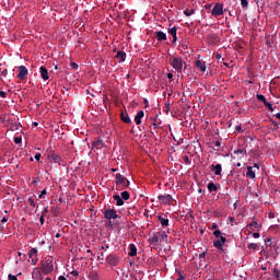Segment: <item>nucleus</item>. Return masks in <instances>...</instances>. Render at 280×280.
I'll use <instances>...</instances> for the list:
<instances>
[{
	"label": "nucleus",
	"instance_id": "obj_1",
	"mask_svg": "<svg viewBox=\"0 0 280 280\" xmlns=\"http://www.w3.org/2000/svg\"><path fill=\"white\" fill-rule=\"evenodd\" d=\"M116 190L121 191L129 187L130 183L121 173L115 175Z\"/></svg>",
	"mask_w": 280,
	"mask_h": 280
},
{
	"label": "nucleus",
	"instance_id": "obj_2",
	"mask_svg": "<svg viewBox=\"0 0 280 280\" xmlns=\"http://www.w3.org/2000/svg\"><path fill=\"white\" fill-rule=\"evenodd\" d=\"M170 62L177 72L183 71L184 61L182 60V58H171Z\"/></svg>",
	"mask_w": 280,
	"mask_h": 280
},
{
	"label": "nucleus",
	"instance_id": "obj_3",
	"mask_svg": "<svg viewBox=\"0 0 280 280\" xmlns=\"http://www.w3.org/2000/svg\"><path fill=\"white\" fill-rule=\"evenodd\" d=\"M104 218L106 220H117L120 217L117 214V210H113V208H107L104 210Z\"/></svg>",
	"mask_w": 280,
	"mask_h": 280
},
{
	"label": "nucleus",
	"instance_id": "obj_4",
	"mask_svg": "<svg viewBox=\"0 0 280 280\" xmlns=\"http://www.w3.org/2000/svg\"><path fill=\"white\" fill-rule=\"evenodd\" d=\"M223 14H224L223 4L214 3V5L211 10V15L218 18V16H221Z\"/></svg>",
	"mask_w": 280,
	"mask_h": 280
},
{
	"label": "nucleus",
	"instance_id": "obj_5",
	"mask_svg": "<svg viewBox=\"0 0 280 280\" xmlns=\"http://www.w3.org/2000/svg\"><path fill=\"white\" fill-rule=\"evenodd\" d=\"M149 243H150L151 245H159L160 243H163V236H162L161 232L154 233V234L149 238Z\"/></svg>",
	"mask_w": 280,
	"mask_h": 280
},
{
	"label": "nucleus",
	"instance_id": "obj_6",
	"mask_svg": "<svg viewBox=\"0 0 280 280\" xmlns=\"http://www.w3.org/2000/svg\"><path fill=\"white\" fill-rule=\"evenodd\" d=\"M106 262L110 266H117L119 265V257L115 254H110L106 257Z\"/></svg>",
	"mask_w": 280,
	"mask_h": 280
},
{
	"label": "nucleus",
	"instance_id": "obj_7",
	"mask_svg": "<svg viewBox=\"0 0 280 280\" xmlns=\"http://www.w3.org/2000/svg\"><path fill=\"white\" fill-rule=\"evenodd\" d=\"M28 258H31V265H35L38 261V250L36 248H31Z\"/></svg>",
	"mask_w": 280,
	"mask_h": 280
},
{
	"label": "nucleus",
	"instance_id": "obj_8",
	"mask_svg": "<svg viewBox=\"0 0 280 280\" xmlns=\"http://www.w3.org/2000/svg\"><path fill=\"white\" fill-rule=\"evenodd\" d=\"M54 270V265L51 262L43 264L42 267H39V271L44 275H48Z\"/></svg>",
	"mask_w": 280,
	"mask_h": 280
},
{
	"label": "nucleus",
	"instance_id": "obj_9",
	"mask_svg": "<svg viewBox=\"0 0 280 280\" xmlns=\"http://www.w3.org/2000/svg\"><path fill=\"white\" fill-rule=\"evenodd\" d=\"M220 42H221V38L219 37V35H214V33H210V35H208V44L210 46H214Z\"/></svg>",
	"mask_w": 280,
	"mask_h": 280
},
{
	"label": "nucleus",
	"instance_id": "obj_10",
	"mask_svg": "<svg viewBox=\"0 0 280 280\" xmlns=\"http://www.w3.org/2000/svg\"><path fill=\"white\" fill-rule=\"evenodd\" d=\"M48 160L55 164L61 165V156L56 154L55 152H50L48 154Z\"/></svg>",
	"mask_w": 280,
	"mask_h": 280
},
{
	"label": "nucleus",
	"instance_id": "obj_11",
	"mask_svg": "<svg viewBox=\"0 0 280 280\" xmlns=\"http://www.w3.org/2000/svg\"><path fill=\"white\" fill-rule=\"evenodd\" d=\"M158 199H159L163 205H171V201L173 200V197H171L170 194H165V195H159Z\"/></svg>",
	"mask_w": 280,
	"mask_h": 280
},
{
	"label": "nucleus",
	"instance_id": "obj_12",
	"mask_svg": "<svg viewBox=\"0 0 280 280\" xmlns=\"http://www.w3.org/2000/svg\"><path fill=\"white\" fill-rule=\"evenodd\" d=\"M210 171L214 172V175L221 176L222 174V165L221 164H211L210 165Z\"/></svg>",
	"mask_w": 280,
	"mask_h": 280
},
{
	"label": "nucleus",
	"instance_id": "obj_13",
	"mask_svg": "<svg viewBox=\"0 0 280 280\" xmlns=\"http://www.w3.org/2000/svg\"><path fill=\"white\" fill-rule=\"evenodd\" d=\"M19 71L20 73L18 74V78L20 80H25L26 75L28 74V70L26 69V67L24 66L19 67Z\"/></svg>",
	"mask_w": 280,
	"mask_h": 280
},
{
	"label": "nucleus",
	"instance_id": "obj_14",
	"mask_svg": "<svg viewBox=\"0 0 280 280\" xmlns=\"http://www.w3.org/2000/svg\"><path fill=\"white\" fill-rule=\"evenodd\" d=\"M195 67H197V69H199V71L201 72H206L207 71V66L206 62L202 60H198L195 62Z\"/></svg>",
	"mask_w": 280,
	"mask_h": 280
},
{
	"label": "nucleus",
	"instance_id": "obj_15",
	"mask_svg": "<svg viewBox=\"0 0 280 280\" xmlns=\"http://www.w3.org/2000/svg\"><path fill=\"white\" fill-rule=\"evenodd\" d=\"M246 177L249 179L256 178V172L254 171L253 166H247Z\"/></svg>",
	"mask_w": 280,
	"mask_h": 280
},
{
	"label": "nucleus",
	"instance_id": "obj_16",
	"mask_svg": "<svg viewBox=\"0 0 280 280\" xmlns=\"http://www.w3.org/2000/svg\"><path fill=\"white\" fill-rule=\"evenodd\" d=\"M143 117H144V112L143 110L138 112V114L135 117V121L137 126H140L141 119H143Z\"/></svg>",
	"mask_w": 280,
	"mask_h": 280
},
{
	"label": "nucleus",
	"instance_id": "obj_17",
	"mask_svg": "<svg viewBox=\"0 0 280 280\" xmlns=\"http://www.w3.org/2000/svg\"><path fill=\"white\" fill-rule=\"evenodd\" d=\"M155 35H156L158 42H163V40L167 39V37H166L165 33H163V31H156Z\"/></svg>",
	"mask_w": 280,
	"mask_h": 280
},
{
	"label": "nucleus",
	"instance_id": "obj_18",
	"mask_svg": "<svg viewBox=\"0 0 280 280\" xmlns=\"http://www.w3.org/2000/svg\"><path fill=\"white\" fill-rule=\"evenodd\" d=\"M92 147L96 150H103L104 148V141L103 140H97V141H94L92 143Z\"/></svg>",
	"mask_w": 280,
	"mask_h": 280
},
{
	"label": "nucleus",
	"instance_id": "obj_19",
	"mask_svg": "<svg viewBox=\"0 0 280 280\" xmlns=\"http://www.w3.org/2000/svg\"><path fill=\"white\" fill-rule=\"evenodd\" d=\"M43 80H49L48 70L45 67L39 68Z\"/></svg>",
	"mask_w": 280,
	"mask_h": 280
},
{
	"label": "nucleus",
	"instance_id": "obj_20",
	"mask_svg": "<svg viewBox=\"0 0 280 280\" xmlns=\"http://www.w3.org/2000/svg\"><path fill=\"white\" fill-rule=\"evenodd\" d=\"M168 33L173 36V44L177 42V27L173 26V28H170Z\"/></svg>",
	"mask_w": 280,
	"mask_h": 280
},
{
	"label": "nucleus",
	"instance_id": "obj_21",
	"mask_svg": "<svg viewBox=\"0 0 280 280\" xmlns=\"http://www.w3.org/2000/svg\"><path fill=\"white\" fill-rule=\"evenodd\" d=\"M113 199L116 201L117 207L124 206V199L119 195H117V194L114 195Z\"/></svg>",
	"mask_w": 280,
	"mask_h": 280
},
{
	"label": "nucleus",
	"instance_id": "obj_22",
	"mask_svg": "<svg viewBox=\"0 0 280 280\" xmlns=\"http://www.w3.org/2000/svg\"><path fill=\"white\" fill-rule=\"evenodd\" d=\"M116 59L119 60V62L126 61V52L125 51H118L115 56Z\"/></svg>",
	"mask_w": 280,
	"mask_h": 280
},
{
	"label": "nucleus",
	"instance_id": "obj_23",
	"mask_svg": "<svg viewBox=\"0 0 280 280\" xmlns=\"http://www.w3.org/2000/svg\"><path fill=\"white\" fill-rule=\"evenodd\" d=\"M120 118H121V121H124V124H131L129 115L126 112H122L120 114Z\"/></svg>",
	"mask_w": 280,
	"mask_h": 280
},
{
	"label": "nucleus",
	"instance_id": "obj_24",
	"mask_svg": "<svg viewBox=\"0 0 280 280\" xmlns=\"http://www.w3.org/2000/svg\"><path fill=\"white\" fill-rule=\"evenodd\" d=\"M128 255L130 257H135L137 255V247L133 244L129 245V253H128Z\"/></svg>",
	"mask_w": 280,
	"mask_h": 280
},
{
	"label": "nucleus",
	"instance_id": "obj_25",
	"mask_svg": "<svg viewBox=\"0 0 280 280\" xmlns=\"http://www.w3.org/2000/svg\"><path fill=\"white\" fill-rule=\"evenodd\" d=\"M208 191L209 192H217L218 191V186L212 182L208 183Z\"/></svg>",
	"mask_w": 280,
	"mask_h": 280
},
{
	"label": "nucleus",
	"instance_id": "obj_26",
	"mask_svg": "<svg viewBox=\"0 0 280 280\" xmlns=\"http://www.w3.org/2000/svg\"><path fill=\"white\" fill-rule=\"evenodd\" d=\"M120 198L125 201L129 200L130 194L127 190L121 191Z\"/></svg>",
	"mask_w": 280,
	"mask_h": 280
},
{
	"label": "nucleus",
	"instance_id": "obj_27",
	"mask_svg": "<svg viewBox=\"0 0 280 280\" xmlns=\"http://www.w3.org/2000/svg\"><path fill=\"white\" fill-rule=\"evenodd\" d=\"M159 222L161 223L162 226H168L170 221L167 219L162 218L161 215L159 217Z\"/></svg>",
	"mask_w": 280,
	"mask_h": 280
},
{
	"label": "nucleus",
	"instance_id": "obj_28",
	"mask_svg": "<svg viewBox=\"0 0 280 280\" xmlns=\"http://www.w3.org/2000/svg\"><path fill=\"white\" fill-rule=\"evenodd\" d=\"M213 246L219 250H223V244L219 240L213 241Z\"/></svg>",
	"mask_w": 280,
	"mask_h": 280
},
{
	"label": "nucleus",
	"instance_id": "obj_29",
	"mask_svg": "<svg viewBox=\"0 0 280 280\" xmlns=\"http://www.w3.org/2000/svg\"><path fill=\"white\" fill-rule=\"evenodd\" d=\"M33 278L35 280H43L44 279V277L42 275V271L33 272Z\"/></svg>",
	"mask_w": 280,
	"mask_h": 280
},
{
	"label": "nucleus",
	"instance_id": "obj_30",
	"mask_svg": "<svg viewBox=\"0 0 280 280\" xmlns=\"http://www.w3.org/2000/svg\"><path fill=\"white\" fill-rule=\"evenodd\" d=\"M248 228H249L252 231H255V229H259L260 225H259L256 221H253L250 224H248Z\"/></svg>",
	"mask_w": 280,
	"mask_h": 280
},
{
	"label": "nucleus",
	"instance_id": "obj_31",
	"mask_svg": "<svg viewBox=\"0 0 280 280\" xmlns=\"http://www.w3.org/2000/svg\"><path fill=\"white\" fill-rule=\"evenodd\" d=\"M248 5H249L248 0H241V7H242V9L247 10V9H248Z\"/></svg>",
	"mask_w": 280,
	"mask_h": 280
},
{
	"label": "nucleus",
	"instance_id": "obj_32",
	"mask_svg": "<svg viewBox=\"0 0 280 280\" xmlns=\"http://www.w3.org/2000/svg\"><path fill=\"white\" fill-rule=\"evenodd\" d=\"M272 276L277 279L280 280V271L279 269L275 268L272 271Z\"/></svg>",
	"mask_w": 280,
	"mask_h": 280
},
{
	"label": "nucleus",
	"instance_id": "obj_33",
	"mask_svg": "<svg viewBox=\"0 0 280 280\" xmlns=\"http://www.w3.org/2000/svg\"><path fill=\"white\" fill-rule=\"evenodd\" d=\"M248 249H253V250H257L259 249V245L258 244H255V243H250L248 246H247Z\"/></svg>",
	"mask_w": 280,
	"mask_h": 280
},
{
	"label": "nucleus",
	"instance_id": "obj_34",
	"mask_svg": "<svg viewBox=\"0 0 280 280\" xmlns=\"http://www.w3.org/2000/svg\"><path fill=\"white\" fill-rule=\"evenodd\" d=\"M27 202H28V205H31V207H33V208L36 207V201L34 199V197H28Z\"/></svg>",
	"mask_w": 280,
	"mask_h": 280
},
{
	"label": "nucleus",
	"instance_id": "obj_35",
	"mask_svg": "<svg viewBox=\"0 0 280 280\" xmlns=\"http://www.w3.org/2000/svg\"><path fill=\"white\" fill-rule=\"evenodd\" d=\"M256 98L259 100L260 102H262L264 104L267 102L266 96L262 95V94H257V95H256Z\"/></svg>",
	"mask_w": 280,
	"mask_h": 280
},
{
	"label": "nucleus",
	"instance_id": "obj_36",
	"mask_svg": "<svg viewBox=\"0 0 280 280\" xmlns=\"http://www.w3.org/2000/svg\"><path fill=\"white\" fill-rule=\"evenodd\" d=\"M50 213L54 214L55 217H58L59 208H55V207L50 208Z\"/></svg>",
	"mask_w": 280,
	"mask_h": 280
},
{
	"label": "nucleus",
	"instance_id": "obj_37",
	"mask_svg": "<svg viewBox=\"0 0 280 280\" xmlns=\"http://www.w3.org/2000/svg\"><path fill=\"white\" fill-rule=\"evenodd\" d=\"M194 13H195V10H194V9H191V10L186 9V10L184 11V14H185L186 16H191Z\"/></svg>",
	"mask_w": 280,
	"mask_h": 280
},
{
	"label": "nucleus",
	"instance_id": "obj_38",
	"mask_svg": "<svg viewBox=\"0 0 280 280\" xmlns=\"http://www.w3.org/2000/svg\"><path fill=\"white\" fill-rule=\"evenodd\" d=\"M264 105H265L268 109H270L271 112L275 110L273 105H272L271 103H269L268 101H266V102L264 103Z\"/></svg>",
	"mask_w": 280,
	"mask_h": 280
},
{
	"label": "nucleus",
	"instance_id": "obj_39",
	"mask_svg": "<svg viewBox=\"0 0 280 280\" xmlns=\"http://www.w3.org/2000/svg\"><path fill=\"white\" fill-rule=\"evenodd\" d=\"M152 126L154 127L155 130L160 128V122L156 120V118L153 120Z\"/></svg>",
	"mask_w": 280,
	"mask_h": 280
},
{
	"label": "nucleus",
	"instance_id": "obj_40",
	"mask_svg": "<svg viewBox=\"0 0 280 280\" xmlns=\"http://www.w3.org/2000/svg\"><path fill=\"white\" fill-rule=\"evenodd\" d=\"M266 242V245L270 246L271 248H275L276 245L272 244V240L271 238H268Z\"/></svg>",
	"mask_w": 280,
	"mask_h": 280
},
{
	"label": "nucleus",
	"instance_id": "obj_41",
	"mask_svg": "<svg viewBox=\"0 0 280 280\" xmlns=\"http://www.w3.org/2000/svg\"><path fill=\"white\" fill-rule=\"evenodd\" d=\"M184 162H185L187 165H191V160L189 159L188 155H185V156H184Z\"/></svg>",
	"mask_w": 280,
	"mask_h": 280
},
{
	"label": "nucleus",
	"instance_id": "obj_42",
	"mask_svg": "<svg viewBox=\"0 0 280 280\" xmlns=\"http://www.w3.org/2000/svg\"><path fill=\"white\" fill-rule=\"evenodd\" d=\"M70 68H71L72 70H78V69H79V65L75 63V62H70Z\"/></svg>",
	"mask_w": 280,
	"mask_h": 280
},
{
	"label": "nucleus",
	"instance_id": "obj_43",
	"mask_svg": "<svg viewBox=\"0 0 280 280\" xmlns=\"http://www.w3.org/2000/svg\"><path fill=\"white\" fill-rule=\"evenodd\" d=\"M212 234H213V236H215L217 238H219V237H221L222 232L219 231V230H215Z\"/></svg>",
	"mask_w": 280,
	"mask_h": 280
},
{
	"label": "nucleus",
	"instance_id": "obj_44",
	"mask_svg": "<svg viewBox=\"0 0 280 280\" xmlns=\"http://www.w3.org/2000/svg\"><path fill=\"white\" fill-rule=\"evenodd\" d=\"M243 153H244V149H237L234 151L235 155L243 154Z\"/></svg>",
	"mask_w": 280,
	"mask_h": 280
},
{
	"label": "nucleus",
	"instance_id": "obj_45",
	"mask_svg": "<svg viewBox=\"0 0 280 280\" xmlns=\"http://www.w3.org/2000/svg\"><path fill=\"white\" fill-rule=\"evenodd\" d=\"M45 195H47V189L46 188L42 189V194H39V199H42L43 196H45Z\"/></svg>",
	"mask_w": 280,
	"mask_h": 280
},
{
	"label": "nucleus",
	"instance_id": "obj_46",
	"mask_svg": "<svg viewBox=\"0 0 280 280\" xmlns=\"http://www.w3.org/2000/svg\"><path fill=\"white\" fill-rule=\"evenodd\" d=\"M14 142H15V144H20L22 142V138L15 137Z\"/></svg>",
	"mask_w": 280,
	"mask_h": 280
},
{
	"label": "nucleus",
	"instance_id": "obj_47",
	"mask_svg": "<svg viewBox=\"0 0 280 280\" xmlns=\"http://www.w3.org/2000/svg\"><path fill=\"white\" fill-rule=\"evenodd\" d=\"M47 213H48V208H44V209L42 210V215H43V217H46Z\"/></svg>",
	"mask_w": 280,
	"mask_h": 280
},
{
	"label": "nucleus",
	"instance_id": "obj_48",
	"mask_svg": "<svg viewBox=\"0 0 280 280\" xmlns=\"http://www.w3.org/2000/svg\"><path fill=\"white\" fill-rule=\"evenodd\" d=\"M219 242L222 243V245H224L226 243V238L224 236H221L220 240H218Z\"/></svg>",
	"mask_w": 280,
	"mask_h": 280
},
{
	"label": "nucleus",
	"instance_id": "obj_49",
	"mask_svg": "<svg viewBox=\"0 0 280 280\" xmlns=\"http://www.w3.org/2000/svg\"><path fill=\"white\" fill-rule=\"evenodd\" d=\"M40 158H42V154H40V153H36V154H35V161L39 162V161H40Z\"/></svg>",
	"mask_w": 280,
	"mask_h": 280
},
{
	"label": "nucleus",
	"instance_id": "obj_50",
	"mask_svg": "<svg viewBox=\"0 0 280 280\" xmlns=\"http://www.w3.org/2000/svg\"><path fill=\"white\" fill-rule=\"evenodd\" d=\"M8 278H9V280H18L16 276H13L11 273L8 276Z\"/></svg>",
	"mask_w": 280,
	"mask_h": 280
},
{
	"label": "nucleus",
	"instance_id": "obj_51",
	"mask_svg": "<svg viewBox=\"0 0 280 280\" xmlns=\"http://www.w3.org/2000/svg\"><path fill=\"white\" fill-rule=\"evenodd\" d=\"M70 273L74 277H78L80 275L78 270H72Z\"/></svg>",
	"mask_w": 280,
	"mask_h": 280
},
{
	"label": "nucleus",
	"instance_id": "obj_52",
	"mask_svg": "<svg viewBox=\"0 0 280 280\" xmlns=\"http://www.w3.org/2000/svg\"><path fill=\"white\" fill-rule=\"evenodd\" d=\"M160 234H162V242L164 241V238H167V235L165 232H160Z\"/></svg>",
	"mask_w": 280,
	"mask_h": 280
},
{
	"label": "nucleus",
	"instance_id": "obj_53",
	"mask_svg": "<svg viewBox=\"0 0 280 280\" xmlns=\"http://www.w3.org/2000/svg\"><path fill=\"white\" fill-rule=\"evenodd\" d=\"M40 180H39V178L38 177H35L34 179H33V185H36V184H38Z\"/></svg>",
	"mask_w": 280,
	"mask_h": 280
},
{
	"label": "nucleus",
	"instance_id": "obj_54",
	"mask_svg": "<svg viewBox=\"0 0 280 280\" xmlns=\"http://www.w3.org/2000/svg\"><path fill=\"white\" fill-rule=\"evenodd\" d=\"M39 223H42V225H44V223H45V217H39Z\"/></svg>",
	"mask_w": 280,
	"mask_h": 280
},
{
	"label": "nucleus",
	"instance_id": "obj_55",
	"mask_svg": "<svg viewBox=\"0 0 280 280\" xmlns=\"http://www.w3.org/2000/svg\"><path fill=\"white\" fill-rule=\"evenodd\" d=\"M1 75H2V77H7V75H8V70L4 69V70L1 72Z\"/></svg>",
	"mask_w": 280,
	"mask_h": 280
},
{
	"label": "nucleus",
	"instance_id": "obj_56",
	"mask_svg": "<svg viewBox=\"0 0 280 280\" xmlns=\"http://www.w3.org/2000/svg\"><path fill=\"white\" fill-rule=\"evenodd\" d=\"M0 97H7V93L5 92H3V91H0Z\"/></svg>",
	"mask_w": 280,
	"mask_h": 280
},
{
	"label": "nucleus",
	"instance_id": "obj_57",
	"mask_svg": "<svg viewBox=\"0 0 280 280\" xmlns=\"http://www.w3.org/2000/svg\"><path fill=\"white\" fill-rule=\"evenodd\" d=\"M165 108H166V109H165L166 113H168V112H170V103H166V104H165Z\"/></svg>",
	"mask_w": 280,
	"mask_h": 280
},
{
	"label": "nucleus",
	"instance_id": "obj_58",
	"mask_svg": "<svg viewBox=\"0 0 280 280\" xmlns=\"http://www.w3.org/2000/svg\"><path fill=\"white\" fill-rule=\"evenodd\" d=\"M253 237H254V238H259V237H260V234H259V233H254V234H253Z\"/></svg>",
	"mask_w": 280,
	"mask_h": 280
},
{
	"label": "nucleus",
	"instance_id": "obj_59",
	"mask_svg": "<svg viewBox=\"0 0 280 280\" xmlns=\"http://www.w3.org/2000/svg\"><path fill=\"white\" fill-rule=\"evenodd\" d=\"M97 258H98V259L104 260V258H105V254H104V253H102Z\"/></svg>",
	"mask_w": 280,
	"mask_h": 280
},
{
	"label": "nucleus",
	"instance_id": "obj_60",
	"mask_svg": "<svg viewBox=\"0 0 280 280\" xmlns=\"http://www.w3.org/2000/svg\"><path fill=\"white\" fill-rule=\"evenodd\" d=\"M217 229H218V224L213 223V224L211 225V230H217Z\"/></svg>",
	"mask_w": 280,
	"mask_h": 280
},
{
	"label": "nucleus",
	"instance_id": "obj_61",
	"mask_svg": "<svg viewBox=\"0 0 280 280\" xmlns=\"http://www.w3.org/2000/svg\"><path fill=\"white\" fill-rule=\"evenodd\" d=\"M177 280H185V277L179 272V278Z\"/></svg>",
	"mask_w": 280,
	"mask_h": 280
},
{
	"label": "nucleus",
	"instance_id": "obj_62",
	"mask_svg": "<svg viewBox=\"0 0 280 280\" xmlns=\"http://www.w3.org/2000/svg\"><path fill=\"white\" fill-rule=\"evenodd\" d=\"M58 280H67V278L65 276H60Z\"/></svg>",
	"mask_w": 280,
	"mask_h": 280
},
{
	"label": "nucleus",
	"instance_id": "obj_63",
	"mask_svg": "<svg viewBox=\"0 0 280 280\" xmlns=\"http://www.w3.org/2000/svg\"><path fill=\"white\" fill-rule=\"evenodd\" d=\"M182 47H183L184 50H187V49H188V46L185 45V44H183Z\"/></svg>",
	"mask_w": 280,
	"mask_h": 280
},
{
	"label": "nucleus",
	"instance_id": "obj_64",
	"mask_svg": "<svg viewBox=\"0 0 280 280\" xmlns=\"http://www.w3.org/2000/svg\"><path fill=\"white\" fill-rule=\"evenodd\" d=\"M167 78H168L170 80H172V79H173V74H172V73H168V74H167Z\"/></svg>",
	"mask_w": 280,
	"mask_h": 280
}]
</instances>
